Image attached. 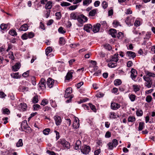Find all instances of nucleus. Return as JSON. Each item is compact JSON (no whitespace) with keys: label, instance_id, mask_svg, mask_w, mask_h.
Masks as SVG:
<instances>
[{"label":"nucleus","instance_id":"1","mask_svg":"<svg viewBox=\"0 0 155 155\" xmlns=\"http://www.w3.org/2000/svg\"><path fill=\"white\" fill-rule=\"evenodd\" d=\"M21 127L22 131H24L28 133L31 132V129L28 126L26 120H24L22 122Z\"/></svg>","mask_w":155,"mask_h":155},{"label":"nucleus","instance_id":"2","mask_svg":"<svg viewBox=\"0 0 155 155\" xmlns=\"http://www.w3.org/2000/svg\"><path fill=\"white\" fill-rule=\"evenodd\" d=\"M72 89L71 87L68 88L65 91V93L64 95V97L65 98H69V99L68 100L66 101V103H69L71 102V99L72 98L73 96L71 94L72 92Z\"/></svg>","mask_w":155,"mask_h":155},{"label":"nucleus","instance_id":"3","mask_svg":"<svg viewBox=\"0 0 155 155\" xmlns=\"http://www.w3.org/2000/svg\"><path fill=\"white\" fill-rule=\"evenodd\" d=\"M88 20L87 17L83 14L78 15V21L81 25V26H82L83 24L86 22Z\"/></svg>","mask_w":155,"mask_h":155},{"label":"nucleus","instance_id":"4","mask_svg":"<svg viewBox=\"0 0 155 155\" xmlns=\"http://www.w3.org/2000/svg\"><path fill=\"white\" fill-rule=\"evenodd\" d=\"M118 144V141L116 139L113 140L112 142H110L107 144L108 147V149L110 150H112L114 147H116Z\"/></svg>","mask_w":155,"mask_h":155},{"label":"nucleus","instance_id":"5","mask_svg":"<svg viewBox=\"0 0 155 155\" xmlns=\"http://www.w3.org/2000/svg\"><path fill=\"white\" fill-rule=\"evenodd\" d=\"M143 78L144 81H146L145 83V86L148 88L150 87L152 84V80L150 78L147 77L145 76L143 77Z\"/></svg>","mask_w":155,"mask_h":155},{"label":"nucleus","instance_id":"6","mask_svg":"<svg viewBox=\"0 0 155 155\" xmlns=\"http://www.w3.org/2000/svg\"><path fill=\"white\" fill-rule=\"evenodd\" d=\"M58 142L61 144L64 148L69 149L70 148V144L69 143L66 141L64 139H61Z\"/></svg>","mask_w":155,"mask_h":155},{"label":"nucleus","instance_id":"7","mask_svg":"<svg viewBox=\"0 0 155 155\" xmlns=\"http://www.w3.org/2000/svg\"><path fill=\"white\" fill-rule=\"evenodd\" d=\"M91 151V148L89 146L85 145L81 149V152L84 154H87Z\"/></svg>","mask_w":155,"mask_h":155},{"label":"nucleus","instance_id":"8","mask_svg":"<svg viewBox=\"0 0 155 155\" xmlns=\"http://www.w3.org/2000/svg\"><path fill=\"white\" fill-rule=\"evenodd\" d=\"M130 77L133 80H134L137 75V72L135 69L132 68L130 71Z\"/></svg>","mask_w":155,"mask_h":155},{"label":"nucleus","instance_id":"9","mask_svg":"<svg viewBox=\"0 0 155 155\" xmlns=\"http://www.w3.org/2000/svg\"><path fill=\"white\" fill-rule=\"evenodd\" d=\"M27 106L25 103H21L20 104L18 107L19 110L21 111H24L26 110Z\"/></svg>","mask_w":155,"mask_h":155},{"label":"nucleus","instance_id":"10","mask_svg":"<svg viewBox=\"0 0 155 155\" xmlns=\"http://www.w3.org/2000/svg\"><path fill=\"white\" fill-rule=\"evenodd\" d=\"M127 55L129 57V59H134L136 56L135 52L131 51H127Z\"/></svg>","mask_w":155,"mask_h":155},{"label":"nucleus","instance_id":"11","mask_svg":"<svg viewBox=\"0 0 155 155\" xmlns=\"http://www.w3.org/2000/svg\"><path fill=\"white\" fill-rule=\"evenodd\" d=\"M109 34L111 35L112 37L115 38L117 36L118 37L117 35V31L114 29H111L109 31Z\"/></svg>","mask_w":155,"mask_h":155},{"label":"nucleus","instance_id":"12","mask_svg":"<svg viewBox=\"0 0 155 155\" xmlns=\"http://www.w3.org/2000/svg\"><path fill=\"white\" fill-rule=\"evenodd\" d=\"M54 80L51 78L48 79L47 81V84L48 87L50 88H52L54 85Z\"/></svg>","mask_w":155,"mask_h":155},{"label":"nucleus","instance_id":"13","mask_svg":"<svg viewBox=\"0 0 155 155\" xmlns=\"http://www.w3.org/2000/svg\"><path fill=\"white\" fill-rule=\"evenodd\" d=\"M54 119L57 125H59L60 124L62 121L61 117L58 116H55L54 117Z\"/></svg>","mask_w":155,"mask_h":155},{"label":"nucleus","instance_id":"14","mask_svg":"<svg viewBox=\"0 0 155 155\" xmlns=\"http://www.w3.org/2000/svg\"><path fill=\"white\" fill-rule=\"evenodd\" d=\"M101 25L100 24L97 23L96 25H94L93 26V31L94 33H97L98 32L100 29V28Z\"/></svg>","mask_w":155,"mask_h":155},{"label":"nucleus","instance_id":"15","mask_svg":"<svg viewBox=\"0 0 155 155\" xmlns=\"http://www.w3.org/2000/svg\"><path fill=\"white\" fill-rule=\"evenodd\" d=\"M120 105L116 103H112L111 104V108L114 110H117L120 107Z\"/></svg>","mask_w":155,"mask_h":155},{"label":"nucleus","instance_id":"16","mask_svg":"<svg viewBox=\"0 0 155 155\" xmlns=\"http://www.w3.org/2000/svg\"><path fill=\"white\" fill-rule=\"evenodd\" d=\"M92 26L90 24L85 25L84 26V29L88 32H89L92 29Z\"/></svg>","mask_w":155,"mask_h":155},{"label":"nucleus","instance_id":"17","mask_svg":"<svg viewBox=\"0 0 155 155\" xmlns=\"http://www.w3.org/2000/svg\"><path fill=\"white\" fill-rule=\"evenodd\" d=\"M74 72V71L73 70H71L68 71L65 77L66 79L69 80L72 77V74Z\"/></svg>","mask_w":155,"mask_h":155},{"label":"nucleus","instance_id":"18","mask_svg":"<svg viewBox=\"0 0 155 155\" xmlns=\"http://www.w3.org/2000/svg\"><path fill=\"white\" fill-rule=\"evenodd\" d=\"M78 118H75L73 124V127L76 129H77L79 127V123L78 121Z\"/></svg>","mask_w":155,"mask_h":155},{"label":"nucleus","instance_id":"19","mask_svg":"<svg viewBox=\"0 0 155 155\" xmlns=\"http://www.w3.org/2000/svg\"><path fill=\"white\" fill-rule=\"evenodd\" d=\"M20 63H17L14 66L12 67V70L14 71H17L20 68Z\"/></svg>","mask_w":155,"mask_h":155},{"label":"nucleus","instance_id":"20","mask_svg":"<svg viewBox=\"0 0 155 155\" xmlns=\"http://www.w3.org/2000/svg\"><path fill=\"white\" fill-rule=\"evenodd\" d=\"M52 6V2L49 1L47 2L45 4V7L46 9H48L49 10H50L51 9Z\"/></svg>","mask_w":155,"mask_h":155},{"label":"nucleus","instance_id":"21","mask_svg":"<svg viewBox=\"0 0 155 155\" xmlns=\"http://www.w3.org/2000/svg\"><path fill=\"white\" fill-rule=\"evenodd\" d=\"M134 22V19L130 18L127 16V24L129 26L132 25Z\"/></svg>","mask_w":155,"mask_h":155},{"label":"nucleus","instance_id":"22","mask_svg":"<svg viewBox=\"0 0 155 155\" xmlns=\"http://www.w3.org/2000/svg\"><path fill=\"white\" fill-rule=\"evenodd\" d=\"M28 29V26L27 24L23 25L19 29V31H26Z\"/></svg>","mask_w":155,"mask_h":155},{"label":"nucleus","instance_id":"23","mask_svg":"<svg viewBox=\"0 0 155 155\" xmlns=\"http://www.w3.org/2000/svg\"><path fill=\"white\" fill-rule=\"evenodd\" d=\"M9 25L8 24H2L0 25V28L1 29L5 30V29L9 28Z\"/></svg>","mask_w":155,"mask_h":155},{"label":"nucleus","instance_id":"24","mask_svg":"<svg viewBox=\"0 0 155 155\" xmlns=\"http://www.w3.org/2000/svg\"><path fill=\"white\" fill-rule=\"evenodd\" d=\"M70 17L71 19L78 20V15L74 12H72L70 14Z\"/></svg>","mask_w":155,"mask_h":155},{"label":"nucleus","instance_id":"25","mask_svg":"<svg viewBox=\"0 0 155 155\" xmlns=\"http://www.w3.org/2000/svg\"><path fill=\"white\" fill-rule=\"evenodd\" d=\"M81 144V142L80 140H78L77 141L74 146L75 150L78 149L80 147Z\"/></svg>","mask_w":155,"mask_h":155},{"label":"nucleus","instance_id":"26","mask_svg":"<svg viewBox=\"0 0 155 155\" xmlns=\"http://www.w3.org/2000/svg\"><path fill=\"white\" fill-rule=\"evenodd\" d=\"M118 55V54L117 55L116 54L114 55V56L112 57L110 61H111L115 62L117 63V62L118 60V58L117 57Z\"/></svg>","mask_w":155,"mask_h":155},{"label":"nucleus","instance_id":"27","mask_svg":"<svg viewBox=\"0 0 155 155\" xmlns=\"http://www.w3.org/2000/svg\"><path fill=\"white\" fill-rule=\"evenodd\" d=\"M83 5L87 6L92 2V0H83Z\"/></svg>","mask_w":155,"mask_h":155},{"label":"nucleus","instance_id":"28","mask_svg":"<svg viewBox=\"0 0 155 155\" xmlns=\"http://www.w3.org/2000/svg\"><path fill=\"white\" fill-rule=\"evenodd\" d=\"M112 24L113 26L115 28H116L119 26H120V25L119 22L117 20L114 21Z\"/></svg>","mask_w":155,"mask_h":155},{"label":"nucleus","instance_id":"29","mask_svg":"<svg viewBox=\"0 0 155 155\" xmlns=\"http://www.w3.org/2000/svg\"><path fill=\"white\" fill-rule=\"evenodd\" d=\"M97 10V9H96L91 10L89 13V15L91 16H94L96 13Z\"/></svg>","mask_w":155,"mask_h":155},{"label":"nucleus","instance_id":"30","mask_svg":"<svg viewBox=\"0 0 155 155\" xmlns=\"http://www.w3.org/2000/svg\"><path fill=\"white\" fill-rule=\"evenodd\" d=\"M128 123L131 122L134 123L135 121V118L133 116L129 117L128 120Z\"/></svg>","mask_w":155,"mask_h":155},{"label":"nucleus","instance_id":"31","mask_svg":"<svg viewBox=\"0 0 155 155\" xmlns=\"http://www.w3.org/2000/svg\"><path fill=\"white\" fill-rule=\"evenodd\" d=\"M112 62L111 61L108 64V66L109 67L113 68L117 66V63L113 62Z\"/></svg>","mask_w":155,"mask_h":155},{"label":"nucleus","instance_id":"32","mask_svg":"<svg viewBox=\"0 0 155 155\" xmlns=\"http://www.w3.org/2000/svg\"><path fill=\"white\" fill-rule=\"evenodd\" d=\"M71 4L67 2H61V5L62 7H67L71 5Z\"/></svg>","mask_w":155,"mask_h":155},{"label":"nucleus","instance_id":"33","mask_svg":"<svg viewBox=\"0 0 155 155\" xmlns=\"http://www.w3.org/2000/svg\"><path fill=\"white\" fill-rule=\"evenodd\" d=\"M23 143L22 140L21 139H20L18 142L16 144V146L17 147H21L23 146Z\"/></svg>","mask_w":155,"mask_h":155},{"label":"nucleus","instance_id":"34","mask_svg":"<svg viewBox=\"0 0 155 155\" xmlns=\"http://www.w3.org/2000/svg\"><path fill=\"white\" fill-rule=\"evenodd\" d=\"M59 42L61 45H63L65 43V41L64 38L63 37H61L59 38Z\"/></svg>","mask_w":155,"mask_h":155},{"label":"nucleus","instance_id":"35","mask_svg":"<svg viewBox=\"0 0 155 155\" xmlns=\"http://www.w3.org/2000/svg\"><path fill=\"white\" fill-rule=\"evenodd\" d=\"M114 83L115 86H117L121 84V81L120 79H117L114 81Z\"/></svg>","mask_w":155,"mask_h":155},{"label":"nucleus","instance_id":"36","mask_svg":"<svg viewBox=\"0 0 155 155\" xmlns=\"http://www.w3.org/2000/svg\"><path fill=\"white\" fill-rule=\"evenodd\" d=\"M38 96L37 95L34 96L32 100V102L34 104H35L38 102Z\"/></svg>","mask_w":155,"mask_h":155},{"label":"nucleus","instance_id":"37","mask_svg":"<svg viewBox=\"0 0 155 155\" xmlns=\"http://www.w3.org/2000/svg\"><path fill=\"white\" fill-rule=\"evenodd\" d=\"M9 33L13 36H15L17 35V33L14 30H12L9 32Z\"/></svg>","mask_w":155,"mask_h":155},{"label":"nucleus","instance_id":"38","mask_svg":"<svg viewBox=\"0 0 155 155\" xmlns=\"http://www.w3.org/2000/svg\"><path fill=\"white\" fill-rule=\"evenodd\" d=\"M128 96L129 99L131 101H135L136 96L134 95L129 94Z\"/></svg>","mask_w":155,"mask_h":155},{"label":"nucleus","instance_id":"39","mask_svg":"<svg viewBox=\"0 0 155 155\" xmlns=\"http://www.w3.org/2000/svg\"><path fill=\"white\" fill-rule=\"evenodd\" d=\"M104 48L105 49L108 50H110L112 49V47L110 45L108 44H106L104 45Z\"/></svg>","mask_w":155,"mask_h":155},{"label":"nucleus","instance_id":"40","mask_svg":"<svg viewBox=\"0 0 155 155\" xmlns=\"http://www.w3.org/2000/svg\"><path fill=\"white\" fill-rule=\"evenodd\" d=\"M48 101L47 99H44L42 100V102L41 104L43 106H44L45 105L47 104H48Z\"/></svg>","mask_w":155,"mask_h":155},{"label":"nucleus","instance_id":"41","mask_svg":"<svg viewBox=\"0 0 155 155\" xmlns=\"http://www.w3.org/2000/svg\"><path fill=\"white\" fill-rule=\"evenodd\" d=\"M102 8L105 9L108 6V3L105 1H104L101 4Z\"/></svg>","mask_w":155,"mask_h":155},{"label":"nucleus","instance_id":"42","mask_svg":"<svg viewBox=\"0 0 155 155\" xmlns=\"http://www.w3.org/2000/svg\"><path fill=\"white\" fill-rule=\"evenodd\" d=\"M110 117L111 119H115L116 117V115L114 112H110Z\"/></svg>","mask_w":155,"mask_h":155},{"label":"nucleus","instance_id":"43","mask_svg":"<svg viewBox=\"0 0 155 155\" xmlns=\"http://www.w3.org/2000/svg\"><path fill=\"white\" fill-rule=\"evenodd\" d=\"M11 76L14 78H19V73H16L12 74H11Z\"/></svg>","mask_w":155,"mask_h":155},{"label":"nucleus","instance_id":"44","mask_svg":"<svg viewBox=\"0 0 155 155\" xmlns=\"http://www.w3.org/2000/svg\"><path fill=\"white\" fill-rule=\"evenodd\" d=\"M52 51V49L51 47H48L46 49L45 52L46 54L47 55H48V54L51 52Z\"/></svg>","mask_w":155,"mask_h":155},{"label":"nucleus","instance_id":"45","mask_svg":"<svg viewBox=\"0 0 155 155\" xmlns=\"http://www.w3.org/2000/svg\"><path fill=\"white\" fill-rule=\"evenodd\" d=\"M78 5H71L68 8L70 10H74L76 9Z\"/></svg>","mask_w":155,"mask_h":155},{"label":"nucleus","instance_id":"46","mask_svg":"<svg viewBox=\"0 0 155 155\" xmlns=\"http://www.w3.org/2000/svg\"><path fill=\"white\" fill-rule=\"evenodd\" d=\"M144 127V123L143 122H140L139 123V126L138 127L139 130H141L142 129H143Z\"/></svg>","mask_w":155,"mask_h":155},{"label":"nucleus","instance_id":"47","mask_svg":"<svg viewBox=\"0 0 155 155\" xmlns=\"http://www.w3.org/2000/svg\"><path fill=\"white\" fill-rule=\"evenodd\" d=\"M136 114L138 116H141L143 115V111L141 110H137L136 111Z\"/></svg>","mask_w":155,"mask_h":155},{"label":"nucleus","instance_id":"48","mask_svg":"<svg viewBox=\"0 0 155 155\" xmlns=\"http://www.w3.org/2000/svg\"><path fill=\"white\" fill-rule=\"evenodd\" d=\"M101 26L103 28H106L107 27V24L105 21H101L100 22Z\"/></svg>","mask_w":155,"mask_h":155},{"label":"nucleus","instance_id":"49","mask_svg":"<svg viewBox=\"0 0 155 155\" xmlns=\"http://www.w3.org/2000/svg\"><path fill=\"white\" fill-rule=\"evenodd\" d=\"M58 32L61 34H64L65 33L66 31L64 30V29L63 28L61 27H60L58 29Z\"/></svg>","mask_w":155,"mask_h":155},{"label":"nucleus","instance_id":"50","mask_svg":"<svg viewBox=\"0 0 155 155\" xmlns=\"http://www.w3.org/2000/svg\"><path fill=\"white\" fill-rule=\"evenodd\" d=\"M147 76H146V77L149 78L150 77H155V74H154L148 72L147 73Z\"/></svg>","mask_w":155,"mask_h":155},{"label":"nucleus","instance_id":"51","mask_svg":"<svg viewBox=\"0 0 155 155\" xmlns=\"http://www.w3.org/2000/svg\"><path fill=\"white\" fill-rule=\"evenodd\" d=\"M38 86L41 89H44L46 87V84H43L39 83Z\"/></svg>","mask_w":155,"mask_h":155},{"label":"nucleus","instance_id":"52","mask_svg":"<svg viewBox=\"0 0 155 155\" xmlns=\"http://www.w3.org/2000/svg\"><path fill=\"white\" fill-rule=\"evenodd\" d=\"M50 131V129L49 128H46L43 131V133L45 135H47L48 134Z\"/></svg>","mask_w":155,"mask_h":155},{"label":"nucleus","instance_id":"53","mask_svg":"<svg viewBox=\"0 0 155 155\" xmlns=\"http://www.w3.org/2000/svg\"><path fill=\"white\" fill-rule=\"evenodd\" d=\"M55 16L57 17V19H60L61 17L60 12H58L55 13Z\"/></svg>","mask_w":155,"mask_h":155},{"label":"nucleus","instance_id":"54","mask_svg":"<svg viewBox=\"0 0 155 155\" xmlns=\"http://www.w3.org/2000/svg\"><path fill=\"white\" fill-rule=\"evenodd\" d=\"M88 105L92 110H93L94 111H96V109L94 105L92 104L91 103L88 104Z\"/></svg>","mask_w":155,"mask_h":155},{"label":"nucleus","instance_id":"55","mask_svg":"<svg viewBox=\"0 0 155 155\" xmlns=\"http://www.w3.org/2000/svg\"><path fill=\"white\" fill-rule=\"evenodd\" d=\"M21 38L23 40H26L28 38V35L27 33L24 34L21 36Z\"/></svg>","mask_w":155,"mask_h":155},{"label":"nucleus","instance_id":"56","mask_svg":"<svg viewBox=\"0 0 155 155\" xmlns=\"http://www.w3.org/2000/svg\"><path fill=\"white\" fill-rule=\"evenodd\" d=\"M33 107L35 110H38L40 108V106L38 104H35L33 105Z\"/></svg>","mask_w":155,"mask_h":155},{"label":"nucleus","instance_id":"57","mask_svg":"<svg viewBox=\"0 0 155 155\" xmlns=\"http://www.w3.org/2000/svg\"><path fill=\"white\" fill-rule=\"evenodd\" d=\"M28 35V37L29 38H31L33 37L34 36V33L31 32L27 33Z\"/></svg>","mask_w":155,"mask_h":155},{"label":"nucleus","instance_id":"58","mask_svg":"<svg viewBox=\"0 0 155 155\" xmlns=\"http://www.w3.org/2000/svg\"><path fill=\"white\" fill-rule=\"evenodd\" d=\"M133 87H134V91L135 92H136L140 90V88L137 85H134Z\"/></svg>","mask_w":155,"mask_h":155},{"label":"nucleus","instance_id":"59","mask_svg":"<svg viewBox=\"0 0 155 155\" xmlns=\"http://www.w3.org/2000/svg\"><path fill=\"white\" fill-rule=\"evenodd\" d=\"M3 113L4 114H9L10 113V111L8 108H5L3 110Z\"/></svg>","mask_w":155,"mask_h":155},{"label":"nucleus","instance_id":"60","mask_svg":"<svg viewBox=\"0 0 155 155\" xmlns=\"http://www.w3.org/2000/svg\"><path fill=\"white\" fill-rule=\"evenodd\" d=\"M152 100V97L150 96H148L146 98V101L148 103L150 102Z\"/></svg>","mask_w":155,"mask_h":155},{"label":"nucleus","instance_id":"61","mask_svg":"<svg viewBox=\"0 0 155 155\" xmlns=\"http://www.w3.org/2000/svg\"><path fill=\"white\" fill-rule=\"evenodd\" d=\"M133 65V62L131 61H129L127 64V66L128 67H130Z\"/></svg>","mask_w":155,"mask_h":155},{"label":"nucleus","instance_id":"62","mask_svg":"<svg viewBox=\"0 0 155 155\" xmlns=\"http://www.w3.org/2000/svg\"><path fill=\"white\" fill-rule=\"evenodd\" d=\"M134 24L135 26L137 27L139 26L140 25V22L139 20H136L134 23Z\"/></svg>","mask_w":155,"mask_h":155},{"label":"nucleus","instance_id":"63","mask_svg":"<svg viewBox=\"0 0 155 155\" xmlns=\"http://www.w3.org/2000/svg\"><path fill=\"white\" fill-rule=\"evenodd\" d=\"M111 133L110 132H109V131H107L105 134V137L106 138H110V137H111Z\"/></svg>","mask_w":155,"mask_h":155},{"label":"nucleus","instance_id":"64","mask_svg":"<svg viewBox=\"0 0 155 155\" xmlns=\"http://www.w3.org/2000/svg\"><path fill=\"white\" fill-rule=\"evenodd\" d=\"M101 70H99L95 72L93 75L95 76H98L99 75L101 74Z\"/></svg>","mask_w":155,"mask_h":155}]
</instances>
